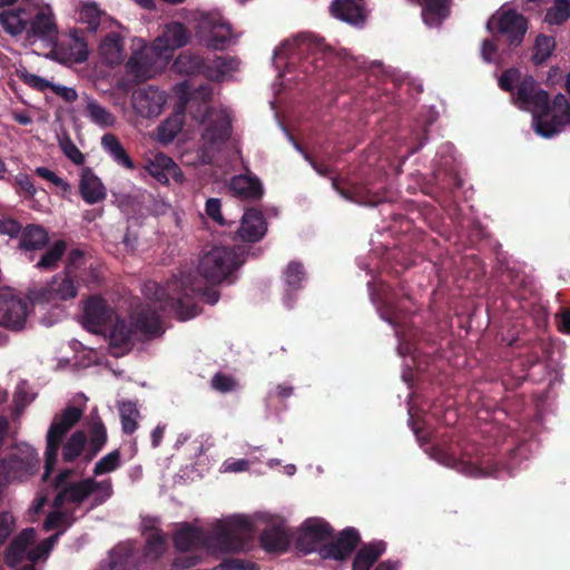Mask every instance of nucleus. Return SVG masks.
<instances>
[{
  "instance_id": "nucleus-1",
  "label": "nucleus",
  "mask_w": 570,
  "mask_h": 570,
  "mask_svg": "<svg viewBox=\"0 0 570 570\" xmlns=\"http://www.w3.org/2000/svg\"><path fill=\"white\" fill-rule=\"evenodd\" d=\"M245 263L235 248L215 246L204 253L197 267L198 274L180 273L173 275L165 285L148 281L144 285L147 298L159 303L160 309H171L181 321L195 317L199 308L195 303L198 296L205 303L214 305L219 299L216 285L227 279Z\"/></svg>"
},
{
  "instance_id": "nucleus-2",
  "label": "nucleus",
  "mask_w": 570,
  "mask_h": 570,
  "mask_svg": "<svg viewBox=\"0 0 570 570\" xmlns=\"http://www.w3.org/2000/svg\"><path fill=\"white\" fill-rule=\"evenodd\" d=\"M249 538V517L230 515L217 520L207 530L188 522L173 533V544L179 552L237 553Z\"/></svg>"
},
{
  "instance_id": "nucleus-3",
  "label": "nucleus",
  "mask_w": 570,
  "mask_h": 570,
  "mask_svg": "<svg viewBox=\"0 0 570 570\" xmlns=\"http://www.w3.org/2000/svg\"><path fill=\"white\" fill-rule=\"evenodd\" d=\"M514 104L533 112V127L538 135L550 138L567 124L570 125V104L563 95L556 96L549 106L548 94L540 89L532 77L519 83Z\"/></svg>"
},
{
  "instance_id": "nucleus-4",
  "label": "nucleus",
  "mask_w": 570,
  "mask_h": 570,
  "mask_svg": "<svg viewBox=\"0 0 570 570\" xmlns=\"http://www.w3.org/2000/svg\"><path fill=\"white\" fill-rule=\"evenodd\" d=\"M332 534L331 525L323 519L309 518L293 533L296 548L309 553L318 550L323 559L344 560L355 549L360 537L354 529L342 531L336 541L324 544Z\"/></svg>"
},
{
  "instance_id": "nucleus-5",
  "label": "nucleus",
  "mask_w": 570,
  "mask_h": 570,
  "mask_svg": "<svg viewBox=\"0 0 570 570\" xmlns=\"http://www.w3.org/2000/svg\"><path fill=\"white\" fill-rule=\"evenodd\" d=\"M72 475V469H63L52 480L51 487L57 492L52 500L55 509L72 504L75 511L92 497L89 508L92 510L104 504L114 493L110 479L97 481L95 478H85L73 481Z\"/></svg>"
},
{
  "instance_id": "nucleus-6",
  "label": "nucleus",
  "mask_w": 570,
  "mask_h": 570,
  "mask_svg": "<svg viewBox=\"0 0 570 570\" xmlns=\"http://www.w3.org/2000/svg\"><path fill=\"white\" fill-rule=\"evenodd\" d=\"M82 415V410L72 405L67 406L60 414L55 415L46 435L43 481H48L55 471L63 438L77 425Z\"/></svg>"
},
{
  "instance_id": "nucleus-7",
  "label": "nucleus",
  "mask_w": 570,
  "mask_h": 570,
  "mask_svg": "<svg viewBox=\"0 0 570 570\" xmlns=\"http://www.w3.org/2000/svg\"><path fill=\"white\" fill-rule=\"evenodd\" d=\"M332 51L333 48L324 43L323 39L304 33L284 40L274 50L273 59L277 68H282L284 63L285 72L281 76L285 77L294 70L297 61L301 60L304 55L326 53Z\"/></svg>"
},
{
  "instance_id": "nucleus-8",
  "label": "nucleus",
  "mask_w": 570,
  "mask_h": 570,
  "mask_svg": "<svg viewBox=\"0 0 570 570\" xmlns=\"http://www.w3.org/2000/svg\"><path fill=\"white\" fill-rule=\"evenodd\" d=\"M265 524L261 537V544L268 552H284L287 550L293 533H289L284 519L269 515L266 512H256L252 515V527Z\"/></svg>"
},
{
  "instance_id": "nucleus-9",
  "label": "nucleus",
  "mask_w": 570,
  "mask_h": 570,
  "mask_svg": "<svg viewBox=\"0 0 570 570\" xmlns=\"http://www.w3.org/2000/svg\"><path fill=\"white\" fill-rule=\"evenodd\" d=\"M78 294L75 279L65 274L55 275L46 285L30 292L33 304L58 306L61 302L72 299Z\"/></svg>"
},
{
  "instance_id": "nucleus-10",
  "label": "nucleus",
  "mask_w": 570,
  "mask_h": 570,
  "mask_svg": "<svg viewBox=\"0 0 570 570\" xmlns=\"http://www.w3.org/2000/svg\"><path fill=\"white\" fill-rule=\"evenodd\" d=\"M489 28H497L504 35L511 46L521 43L525 31L527 21L517 11L501 8L488 22Z\"/></svg>"
},
{
  "instance_id": "nucleus-11",
  "label": "nucleus",
  "mask_w": 570,
  "mask_h": 570,
  "mask_svg": "<svg viewBox=\"0 0 570 570\" xmlns=\"http://www.w3.org/2000/svg\"><path fill=\"white\" fill-rule=\"evenodd\" d=\"M39 460L33 453L24 455L13 453L0 460V487L14 480L33 474Z\"/></svg>"
},
{
  "instance_id": "nucleus-12",
  "label": "nucleus",
  "mask_w": 570,
  "mask_h": 570,
  "mask_svg": "<svg viewBox=\"0 0 570 570\" xmlns=\"http://www.w3.org/2000/svg\"><path fill=\"white\" fill-rule=\"evenodd\" d=\"M115 311L102 297L92 295L83 304V326L99 333L111 325Z\"/></svg>"
},
{
  "instance_id": "nucleus-13",
  "label": "nucleus",
  "mask_w": 570,
  "mask_h": 570,
  "mask_svg": "<svg viewBox=\"0 0 570 570\" xmlns=\"http://www.w3.org/2000/svg\"><path fill=\"white\" fill-rule=\"evenodd\" d=\"M232 135V120L226 110H208L206 127L202 135L204 144L210 148H218Z\"/></svg>"
},
{
  "instance_id": "nucleus-14",
  "label": "nucleus",
  "mask_w": 570,
  "mask_h": 570,
  "mask_svg": "<svg viewBox=\"0 0 570 570\" xmlns=\"http://www.w3.org/2000/svg\"><path fill=\"white\" fill-rule=\"evenodd\" d=\"M30 22L27 27V39L53 41L58 36V28L53 14L49 9L39 8L31 3Z\"/></svg>"
},
{
  "instance_id": "nucleus-15",
  "label": "nucleus",
  "mask_w": 570,
  "mask_h": 570,
  "mask_svg": "<svg viewBox=\"0 0 570 570\" xmlns=\"http://www.w3.org/2000/svg\"><path fill=\"white\" fill-rule=\"evenodd\" d=\"M166 94L154 86L140 87L131 95L134 109L145 118L158 116L166 104Z\"/></svg>"
},
{
  "instance_id": "nucleus-16",
  "label": "nucleus",
  "mask_w": 570,
  "mask_h": 570,
  "mask_svg": "<svg viewBox=\"0 0 570 570\" xmlns=\"http://www.w3.org/2000/svg\"><path fill=\"white\" fill-rule=\"evenodd\" d=\"M145 169L158 183L167 185L170 179L177 184L184 181V174L179 166L164 153H157L146 159Z\"/></svg>"
},
{
  "instance_id": "nucleus-17",
  "label": "nucleus",
  "mask_w": 570,
  "mask_h": 570,
  "mask_svg": "<svg viewBox=\"0 0 570 570\" xmlns=\"http://www.w3.org/2000/svg\"><path fill=\"white\" fill-rule=\"evenodd\" d=\"M28 315V304L22 298L2 294L0 295V325L21 330Z\"/></svg>"
},
{
  "instance_id": "nucleus-18",
  "label": "nucleus",
  "mask_w": 570,
  "mask_h": 570,
  "mask_svg": "<svg viewBox=\"0 0 570 570\" xmlns=\"http://www.w3.org/2000/svg\"><path fill=\"white\" fill-rule=\"evenodd\" d=\"M202 40L208 49L224 50L230 42L232 30L219 17H212L202 23Z\"/></svg>"
},
{
  "instance_id": "nucleus-19",
  "label": "nucleus",
  "mask_w": 570,
  "mask_h": 570,
  "mask_svg": "<svg viewBox=\"0 0 570 570\" xmlns=\"http://www.w3.org/2000/svg\"><path fill=\"white\" fill-rule=\"evenodd\" d=\"M30 2L20 3L14 8L4 9L0 12V26L3 31L12 37L26 32L30 22Z\"/></svg>"
},
{
  "instance_id": "nucleus-20",
  "label": "nucleus",
  "mask_w": 570,
  "mask_h": 570,
  "mask_svg": "<svg viewBox=\"0 0 570 570\" xmlns=\"http://www.w3.org/2000/svg\"><path fill=\"white\" fill-rule=\"evenodd\" d=\"M18 248L23 253L30 262L35 259L37 250L46 248L49 236L47 230L36 224H29L21 229Z\"/></svg>"
},
{
  "instance_id": "nucleus-21",
  "label": "nucleus",
  "mask_w": 570,
  "mask_h": 570,
  "mask_svg": "<svg viewBox=\"0 0 570 570\" xmlns=\"http://www.w3.org/2000/svg\"><path fill=\"white\" fill-rule=\"evenodd\" d=\"M190 33L186 26L178 21L165 26L163 33L156 38L155 48L159 50H175L188 43Z\"/></svg>"
},
{
  "instance_id": "nucleus-22",
  "label": "nucleus",
  "mask_w": 570,
  "mask_h": 570,
  "mask_svg": "<svg viewBox=\"0 0 570 570\" xmlns=\"http://www.w3.org/2000/svg\"><path fill=\"white\" fill-rule=\"evenodd\" d=\"M154 49L145 47L139 51H135L126 63L127 71L139 81L151 78L155 72Z\"/></svg>"
},
{
  "instance_id": "nucleus-23",
  "label": "nucleus",
  "mask_w": 570,
  "mask_h": 570,
  "mask_svg": "<svg viewBox=\"0 0 570 570\" xmlns=\"http://www.w3.org/2000/svg\"><path fill=\"white\" fill-rule=\"evenodd\" d=\"M79 193L81 198L90 205L102 202L107 196L104 184L89 167L81 169Z\"/></svg>"
},
{
  "instance_id": "nucleus-24",
  "label": "nucleus",
  "mask_w": 570,
  "mask_h": 570,
  "mask_svg": "<svg viewBox=\"0 0 570 570\" xmlns=\"http://www.w3.org/2000/svg\"><path fill=\"white\" fill-rule=\"evenodd\" d=\"M36 532L33 528L23 529L8 546L4 551V561L9 567L18 566L27 558V549L33 542Z\"/></svg>"
},
{
  "instance_id": "nucleus-25",
  "label": "nucleus",
  "mask_w": 570,
  "mask_h": 570,
  "mask_svg": "<svg viewBox=\"0 0 570 570\" xmlns=\"http://www.w3.org/2000/svg\"><path fill=\"white\" fill-rule=\"evenodd\" d=\"M363 0H334L330 7L331 13L336 19L358 24L364 21L365 13Z\"/></svg>"
},
{
  "instance_id": "nucleus-26",
  "label": "nucleus",
  "mask_w": 570,
  "mask_h": 570,
  "mask_svg": "<svg viewBox=\"0 0 570 570\" xmlns=\"http://www.w3.org/2000/svg\"><path fill=\"white\" fill-rule=\"evenodd\" d=\"M88 433L89 441L85 453V460L90 462L104 449L108 440L107 429L98 415L90 422Z\"/></svg>"
},
{
  "instance_id": "nucleus-27",
  "label": "nucleus",
  "mask_w": 570,
  "mask_h": 570,
  "mask_svg": "<svg viewBox=\"0 0 570 570\" xmlns=\"http://www.w3.org/2000/svg\"><path fill=\"white\" fill-rule=\"evenodd\" d=\"M110 331V344L114 347L130 348L134 345L135 335L137 334L132 325V321L128 324L125 320L116 317V322H111L107 326Z\"/></svg>"
},
{
  "instance_id": "nucleus-28",
  "label": "nucleus",
  "mask_w": 570,
  "mask_h": 570,
  "mask_svg": "<svg viewBox=\"0 0 570 570\" xmlns=\"http://www.w3.org/2000/svg\"><path fill=\"white\" fill-rule=\"evenodd\" d=\"M174 69L181 75H203L206 77L207 62L198 55L187 50L174 61Z\"/></svg>"
},
{
  "instance_id": "nucleus-29",
  "label": "nucleus",
  "mask_w": 570,
  "mask_h": 570,
  "mask_svg": "<svg viewBox=\"0 0 570 570\" xmlns=\"http://www.w3.org/2000/svg\"><path fill=\"white\" fill-rule=\"evenodd\" d=\"M104 149L110 155L115 163L127 169L136 168L132 159L114 134H106L101 139Z\"/></svg>"
},
{
  "instance_id": "nucleus-30",
  "label": "nucleus",
  "mask_w": 570,
  "mask_h": 570,
  "mask_svg": "<svg viewBox=\"0 0 570 570\" xmlns=\"http://www.w3.org/2000/svg\"><path fill=\"white\" fill-rule=\"evenodd\" d=\"M136 333L158 335L163 332L161 323L155 312L142 309L132 318Z\"/></svg>"
},
{
  "instance_id": "nucleus-31",
  "label": "nucleus",
  "mask_w": 570,
  "mask_h": 570,
  "mask_svg": "<svg viewBox=\"0 0 570 570\" xmlns=\"http://www.w3.org/2000/svg\"><path fill=\"white\" fill-rule=\"evenodd\" d=\"M238 60L232 57L216 56L207 62L206 78L212 81H220L228 72L237 70Z\"/></svg>"
},
{
  "instance_id": "nucleus-32",
  "label": "nucleus",
  "mask_w": 570,
  "mask_h": 570,
  "mask_svg": "<svg viewBox=\"0 0 570 570\" xmlns=\"http://www.w3.org/2000/svg\"><path fill=\"white\" fill-rule=\"evenodd\" d=\"M87 435L83 431L73 432L62 445V460L66 463L75 462L83 452L86 453Z\"/></svg>"
},
{
  "instance_id": "nucleus-33",
  "label": "nucleus",
  "mask_w": 570,
  "mask_h": 570,
  "mask_svg": "<svg viewBox=\"0 0 570 570\" xmlns=\"http://www.w3.org/2000/svg\"><path fill=\"white\" fill-rule=\"evenodd\" d=\"M448 13V0H424L422 17L428 26H439Z\"/></svg>"
},
{
  "instance_id": "nucleus-34",
  "label": "nucleus",
  "mask_w": 570,
  "mask_h": 570,
  "mask_svg": "<svg viewBox=\"0 0 570 570\" xmlns=\"http://www.w3.org/2000/svg\"><path fill=\"white\" fill-rule=\"evenodd\" d=\"M184 114L176 112L164 120L157 128V138L164 144L171 142L183 129Z\"/></svg>"
},
{
  "instance_id": "nucleus-35",
  "label": "nucleus",
  "mask_w": 570,
  "mask_h": 570,
  "mask_svg": "<svg viewBox=\"0 0 570 570\" xmlns=\"http://www.w3.org/2000/svg\"><path fill=\"white\" fill-rule=\"evenodd\" d=\"M67 250L65 240H57L50 248L46 249L41 255L36 267L42 271H52L63 257Z\"/></svg>"
},
{
  "instance_id": "nucleus-36",
  "label": "nucleus",
  "mask_w": 570,
  "mask_h": 570,
  "mask_svg": "<svg viewBox=\"0 0 570 570\" xmlns=\"http://www.w3.org/2000/svg\"><path fill=\"white\" fill-rule=\"evenodd\" d=\"M76 521L73 511H62L61 509H55L49 512L43 521V530L51 531L55 529L67 530Z\"/></svg>"
},
{
  "instance_id": "nucleus-37",
  "label": "nucleus",
  "mask_w": 570,
  "mask_h": 570,
  "mask_svg": "<svg viewBox=\"0 0 570 570\" xmlns=\"http://www.w3.org/2000/svg\"><path fill=\"white\" fill-rule=\"evenodd\" d=\"M383 551V543L371 544L361 549L355 556L353 570H368Z\"/></svg>"
},
{
  "instance_id": "nucleus-38",
  "label": "nucleus",
  "mask_w": 570,
  "mask_h": 570,
  "mask_svg": "<svg viewBox=\"0 0 570 570\" xmlns=\"http://www.w3.org/2000/svg\"><path fill=\"white\" fill-rule=\"evenodd\" d=\"M86 114L94 124L104 128L110 127L115 122V116L95 99L88 100Z\"/></svg>"
},
{
  "instance_id": "nucleus-39",
  "label": "nucleus",
  "mask_w": 570,
  "mask_h": 570,
  "mask_svg": "<svg viewBox=\"0 0 570 570\" xmlns=\"http://www.w3.org/2000/svg\"><path fill=\"white\" fill-rule=\"evenodd\" d=\"M119 415L122 432L129 435L132 434L138 428L137 417L139 416V411L136 403L131 401L121 402L119 405Z\"/></svg>"
},
{
  "instance_id": "nucleus-40",
  "label": "nucleus",
  "mask_w": 570,
  "mask_h": 570,
  "mask_svg": "<svg viewBox=\"0 0 570 570\" xmlns=\"http://www.w3.org/2000/svg\"><path fill=\"white\" fill-rule=\"evenodd\" d=\"M284 279L286 284V302H288L291 293L299 289L302 282L305 279L303 265L297 262L289 263L284 271Z\"/></svg>"
},
{
  "instance_id": "nucleus-41",
  "label": "nucleus",
  "mask_w": 570,
  "mask_h": 570,
  "mask_svg": "<svg viewBox=\"0 0 570 570\" xmlns=\"http://www.w3.org/2000/svg\"><path fill=\"white\" fill-rule=\"evenodd\" d=\"M167 549L166 537L160 529H154L147 537L144 553L148 558L158 559Z\"/></svg>"
},
{
  "instance_id": "nucleus-42",
  "label": "nucleus",
  "mask_w": 570,
  "mask_h": 570,
  "mask_svg": "<svg viewBox=\"0 0 570 570\" xmlns=\"http://www.w3.org/2000/svg\"><path fill=\"white\" fill-rule=\"evenodd\" d=\"M65 533V530H58L56 533L51 534L49 538L41 541L38 546L30 549L27 553V559L32 563L38 560L46 558L53 547L57 544L61 534Z\"/></svg>"
},
{
  "instance_id": "nucleus-43",
  "label": "nucleus",
  "mask_w": 570,
  "mask_h": 570,
  "mask_svg": "<svg viewBox=\"0 0 570 570\" xmlns=\"http://www.w3.org/2000/svg\"><path fill=\"white\" fill-rule=\"evenodd\" d=\"M570 17V0H553L552 7L546 14V21L550 24H561Z\"/></svg>"
},
{
  "instance_id": "nucleus-44",
  "label": "nucleus",
  "mask_w": 570,
  "mask_h": 570,
  "mask_svg": "<svg viewBox=\"0 0 570 570\" xmlns=\"http://www.w3.org/2000/svg\"><path fill=\"white\" fill-rule=\"evenodd\" d=\"M121 465V455L119 450H114L96 462L94 475H102L117 470Z\"/></svg>"
},
{
  "instance_id": "nucleus-45",
  "label": "nucleus",
  "mask_w": 570,
  "mask_h": 570,
  "mask_svg": "<svg viewBox=\"0 0 570 570\" xmlns=\"http://www.w3.org/2000/svg\"><path fill=\"white\" fill-rule=\"evenodd\" d=\"M85 253L79 248H73L67 256V263L62 274L76 281L80 277L79 272L85 267Z\"/></svg>"
},
{
  "instance_id": "nucleus-46",
  "label": "nucleus",
  "mask_w": 570,
  "mask_h": 570,
  "mask_svg": "<svg viewBox=\"0 0 570 570\" xmlns=\"http://www.w3.org/2000/svg\"><path fill=\"white\" fill-rule=\"evenodd\" d=\"M205 214L215 224L220 227H232L233 222L227 220L222 212V202L219 198H208L205 204Z\"/></svg>"
},
{
  "instance_id": "nucleus-47",
  "label": "nucleus",
  "mask_w": 570,
  "mask_h": 570,
  "mask_svg": "<svg viewBox=\"0 0 570 570\" xmlns=\"http://www.w3.org/2000/svg\"><path fill=\"white\" fill-rule=\"evenodd\" d=\"M553 48V38L548 36H539L535 39L532 59L534 60L535 63H542L550 57Z\"/></svg>"
},
{
  "instance_id": "nucleus-48",
  "label": "nucleus",
  "mask_w": 570,
  "mask_h": 570,
  "mask_svg": "<svg viewBox=\"0 0 570 570\" xmlns=\"http://www.w3.org/2000/svg\"><path fill=\"white\" fill-rule=\"evenodd\" d=\"M79 20L87 23L91 31H96L100 24L101 11L95 3H86L79 12Z\"/></svg>"
},
{
  "instance_id": "nucleus-49",
  "label": "nucleus",
  "mask_w": 570,
  "mask_h": 570,
  "mask_svg": "<svg viewBox=\"0 0 570 570\" xmlns=\"http://www.w3.org/2000/svg\"><path fill=\"white\" fill-rule=\"evenodd\" d=\"M246 173L232 178L229 183L230 193L242 200L249 199V174L247 167Z\"/></svg>"
},
{
  "instance_id": "nucleus-50",
  "label": "nucleus",
  "mask_w": 570,
  "mask_h": 570,
  "mask_svg": "<svg viewBox=\"0 0 570 570\" xmlns=\"http://www.w3.org/2000/svg\"><path fill=\"white\" fill-rule=\"evenodd\" d=\"M202 560V556L197 552H190V554H180L174 558L170 568L171 570H186L199 564Z\"/></svg>"
},
{
  "instance_id": "nucleus-51",
  "label": "nucleus",
  "mask_w": 570,
  "mask_h": 570,
  "mask_svg": "<svg viewBox=\"0 0 570 570\" xmlns=\"http://www.w3.org/2000/svg\"><path fill=\"white\" fill-rule=\"evenodd\" d=\"M267 232V223L261 212L252 208V243L261 240Z\"/></svg>"
},
{
  "instance_id": "nucleus-52",
  "label": "nucleus",
  "mask_w": 570,
  "mask_h": 570,
  "mask_svg": "<svg viewBox=\"0 0 570 570\" xmlns=\"http://www.w3.org/2000/svg\"><path fill=\"white\" fill-rule=\"evenodd\" d=\"M13 187L17 193H23L26 198L35 197L37 189L31 180L30 176L27 174H19L14 177Z\"/></svg>"
},
{
  "instance_id": "nucleus-53",
  "label": "nucleus",
  "mask_w": 570,
  "mask_h": 570,
  "mask_svg": "<svg viewBox=\"0 0 570 570\" xmlns=\"http://www.w3.org/2000/svg\"><path fill=\"white\" fill-rule=\"evenodd\" d=\"M234 242L249 243V206H244L239 227L233 233Z\"/></svg>"
},
{
  "instance_id": "nucleus-54",
  "label": "nucleus",
  "mask_w": 570,
  "mask_h": 570,
  "mask_svg": "<svg viewBox=\"0 0 570 570\" xmlns=\"http://www.w3.org/2000/svg\"><path fill=\"white\" fill-rule=\"evenodd\" d=\"M60 147L63 154L76 165H82L85 163L83 154L78 149L73 141L67 137L60 141Z\"/></svg>"
},
{
  "instance_id": "nucleus-55",
  "label": "nucleus",
  "mask_w": 570,
  "mask_h": 570,
  "mask_svg": "<svg viewBox=\"0 0 570 570\" xmlns=\"http://www.w3.org/2000/svg\"><path fill=\"white\" fill-rule=\"evenodd\" d=\"M18 76L26 85L40 91L49 89V86H51V82L47 79L28 71L20 72Z\"/></svg>"
},
{
  "instance_id": "nucleus-56",
  "label": "nucleus",
  "mask_w": 570,
  "mask_h": 570,
  "mask_svg": "<svg viewBox=\"0 0 570 570\" xmlns=\"http://www.w3.org/2000/svg\"><path fill=\"white\" fill-rule=\"evenodd\" d=\"M235 380L226 374L217 373L212 379V387L218 392L226 393L235 389Z\"/></svg>"
},
{
  "instance_id": "nucleus-57",
  "label": "nucleus",
  "mask_w": 570,
  "mask_h": 570,
  "mask_svg": "<svg viewBox=\"0 0 570 570\" xmlns=\"http://www.w3.org/2000/svg\"><path fill=\"white\" fill-rule=\"evenodd\" d=\"M36 175L39 177L52 183L55 186L61 188L63 191L70 190V185L57 176L52 170L48 169L47 167H37L35 170Z\"/></svg>"
},
{
  "instance_id": "nucleus-58",
  "label": "nucleus",
  "mask_w": 570,
  "mask_h": 570,
  "mask_svg": "<svg viewBox=\"0 0 570 570\" xmlns=\"http://www.w3.org/2000/svg\"><path fill=\"white\" fill-rule=\"evenodd\" d=\"M14 519L10 512H0V546L6 542L13 531Z\"/></svg>"
},
{
  "instance_id": "nucleus-59",
  "label": "nucleus",
  "mask_w": 570,
  "mask_h": 570,
  "mask_svg": "<svg viewBox=\"0 0 570 570\" xmlns=\"http://www.w3.org/2000/svg\"><path fill=\"white\" fill-rule=\"evenodd\" d=\"M22 229L21 224L13 218L0 219V234L8 235L13 238L20 235Z\"/></svg>"
},
{
  "instance_id": "nucleus-60",
  "label": "nucleus",
  "mask_w": 570,
  "mask_h": 570,
  "mask_svg": "<svg viewBox=\"0 0 570 570\" xmlns=\"http://www.w3.org/2000/svg\"><path fill=\"white\" fill-rule=\"evenodd\" d=\"M520 81V72L518 69H509L499 79V86L501 89L510 91L514 83Z\"/></svg>"
},
{
  "instance_id": "nucleus-61",
  "label": "nucleus",
  "mask_w": 570,
  "mask_h": 570,
  "mask_svg": "<svg viewBox=\"0 0 570 570\" xmlns=\"http://www.w3.org/2000/svg\"><path fill=\"white\" fill-rule=\"evenodd\" d=\"M49 89H51L57 96L62 98L66 102H73L78 98V94L76 89L71 87H66L62 85H56L51 82V86H49Z\"/></svg>"
},
{
  "instance_id": "nucleus-62",
  "label": "nucleus",
  "mask_w": 570,
  "mask_h": 570,
  "mask_svg": "<svg viewBox=\"0 0 570 570\" xmlns=\"http://www.w3.org/2000/svg\"><path fill=\"white\" fill-rule=\"evenodd\" d=\"M223 466L225 472H244L248 470L249 461L246 459L226 460Z\"/></svg>"
},
{
  "instance_id": "nucleus-63",
  "label": "nucleus",
  "mask_w": 570,
  "mask_h": 570,
  "mask_svg": "<svg viewBox=\"0 0 570 570\" xmlns=\"http://www.w3.org/2000/svg\"><path fill=\"white\" fill-rule=\"evenodd\" d=\"M215 570H246V563L239 559H227L220 562Z\"/></svg>"
},
{
  "instance_id": "nucleus-64",
  "label": "nucleus",
  "mask_w": 570,
  "mask_h": 570,
  "mask_svg": "<svg viewBox=\"0 0 570 570\" xmlns=\"http://www.w3.org/2000/svg\"><path fill=\"white\" fill-rule=\"evenodd\" d=\"M497 48L490 40H484L481 48V55L487 62L494 61Z\"/></svg>"
}]
</instances>
